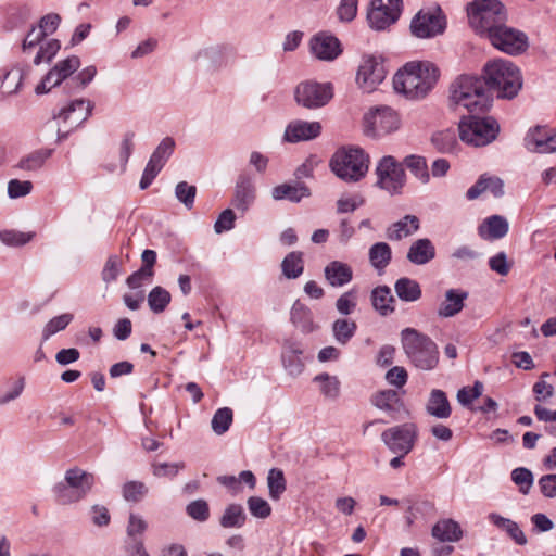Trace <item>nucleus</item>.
Here are the masks:
<instances>
[{
	"mask_svg": "<svg viewBox=\"0 0 556 556\" xmlns=\"http://www.w3.org/2000/svg\"><path fill=\"white\" fill-rule=\"evenodd\" d=\"M439 70L430 62H408L393 77V88L410 100L425 98L434 87Z\"/></svg>",
	"mask_w": 556,
	"mask_h": 556,
	"instance_id": "1",
	"label": "nucleus"
},
{
	"mask_svg": "<svg viewBox=\"0 0 556 556\" xmlns=\"http://www.w3.org/2000/svg\"><path fill=\"white\" fill-rule=\"evenodd\" d=\"M450 106L466 109L469 113L485 112L492 101L482 77L460 75L450 86Z\"/></svg>",
	"mask_w": 556,
	"mask_h": 556,
	"instance_id": "2",
	"label": "nucleus"
},
{
	"mask_svg": "<svg viewBox=\"0 0 556 556\" xmlns=\"http://www.w3.org/2000/svg\"><path fill=\"white\" fill-rule=\"evenodd\" d=\"M402 349L409 363L420 370H432L439 363L437 343L415 328H404L401 333Z\"/></svg>",
	"mask_w": 556,
	"mask_h": 556,
	"instance_id": "3",
	"label": "nucleus"
},
{
	"mask_svg": "<svg viewBox=\"0 0 556 556\" xmlns=\"http://www.w3.org/2000/svg\"><path fill=\"white\" fill-rule=\"evenodd\" d=\"M485 87L488 92L493 90L497 98L513 99L522 87V77L519 68L510 61L495 60L484 67Z\"/></svg>",
	"mask_w": 556,
	"mask_h": 556,
	"instance_id": "4",
	"label": "nucleus"
},
{
	"mask_svg": "<svg viewBox=\"0 0 556 556\" xmlns=\"http://www.w3.org/2000/svg\"><path fill=\"white\" fill-rule=\"evenodd\" d=\"M94 484V476L79 467H73L65 471L64 479L52 488L56 504L62 506L73 505L83 501Z\"/></svg>",
	"mask_w": 556,
	"mask_h": 556,
	"instance_id": "5",
	"label": "nucleus"
},
{
	"mask_svg": "<svg viewBox=\"0 0 556 556\" xmlns=\"http://www.w3.org/2000/svg\"><path fill=\"white\" fill-rule=\"evenodd\" d=\"M467 12L470 26L484 38L507 21V12L498 0H475Z\"/></svg>",
	"mask_w": 556,
	"mask_h": 556,
	"instance_id": "6",
	"label": "nucleus"
},
{
	"mask_svg": "<svg viewBox=\"0 0 556 556\" xmlns=\"http://www.w3.org/2000/svg\"><path fill=\"white\" fill-rule=\"evenodd\" d=\"M330 167L341 180L356 182L367 174L369 157L361 148H343L333 154Z\"/></svg>",
	"mask_w": 556,
	"mask_h": 556,
	"instance_id": "7",
	"label": "nucleus"
},
{
	"mask_svg": "<svg viewBox=\"0 0 556 556\" xmlns=\"http://www.w3.org/2000/svg\"><path fill=\"white\" fill-rule=\"evenodd\" d=\"M460 139L475 147H483L495 140L500 126L492 117H478L470 115L459 123Z\"/></svg>",
	"mask_w": 556,
	"mask_h": 556,
	"instance_id": "8",
	"label": "nucleus"
},
{
	"mask_svg": "<svg viewBox=\"0 0 556 556\" xmlns=\"http://www.w3.org/2000/svg\"><path fill=\"white\" fill-rule=\"evenodd\" d=\"M377 177L375 186L390 195L402 193L406 182V174L401 163L392 155L382 156L375 168Z\"/></svg>",
	"mask_w": 556,
	"mask_h": 556,
	"instance_id": "9",
	"label": "nucleus"
},
{
	"mask_svg": "<svg viewBox=\"0 0 556 556\" xmlns=\"http://www.w3.org/2000/svg\"><path fill=\"white\" fill-rule=\"evenodd\" d=\"M93 104L90 100L76 99L63 106L53 118L58 123L59 138H65L91 115Z\"/></svg>",
	"mask_w": 556,
	"mask_h": 556,
	"instance_id": "10",
	"label": "nucleus"
},
{
	"mask_svg": "<svg viewBox=\"0 0 556 556\" xmlns=\"http://www.w3.org/2000/svg\"><path fill=\"white\" fill-rule=\"evenodd\" d=\"M491 45L500 51L510 55H517L525 52L529 47L528 36L506 22L496 28L486 38Z\"/></svg>",
	"mask_w": 556,
	"mask_h": 556,
	"instance_id": "11",
	"label": "nucleus"
},
{
	"mask_svg": "<svg viewBox=\"0 0 556 556\" xmlns=\"http://www.w3.org/2000/svg\"><path fill=\"white\" fill-rule=\"evenodd\" d=\"M399 114L389 106L377 108L364 116V131L370 137H381L400 128Z\"/></svg>",
	"mask_w": 556,
	"mask_h": 556,
	"instance_id": "12",
	"label": "nucleus"
},
{
	"mask_svg": "<svg viewBox=\"0 0 556 556\" xmlns=\"http://www.w3.org/2000/svg\"><path fill=\"white\" fill-rule=\"evenodd\" d=\"M417 439V426L406 422L391 427L381 433V440L396 455H407L414 448Z\"/></svg>",
	"mask_w": 556,
	"mask_h": 556,
	"instance_id": "13",
	"label": "nucleus"
},
{
	"mask_svg": "<svg viewBox=\"0 0 556 556\" xmlns=\"http://www.w3.org/2000/svg\"><path fill=\"white\" fill-rule=\"evenodd\" d=\"M333 97L331 84L304 81L296 86L294 98L299 105L314 110L325 106Z\"/></svg>",
	"mask_w": 556,
	"mask_h": 556,
	"instance_id": "14",
	"label": "nucleus"
},
{
	"mask_svg": "<svg viewBox=\"0 0 556 556\" xmlns=\"http://www.w3.org/2000/svg\"><path fill=\"white\" fill-rule=\"evenodd\" d=\"M445 16L439 8L420 10L410 22L412 34L417 38H432L443 34Z\"/></svg>",
	"mask_w": 556,
	"mask_h": 556,
	"instance_id": "15",
	"label": "nucleus"
},
{
	"mask_svg": "<svg viewBox=\"0 0 556 556\" xmlns=\"http://www.w3.org/2000/svg\"><path fill=\"white\" fill-rule=\"evenodd\" d=\"M402 0H371L367 13V21L370 28L384 30L394 24L402 12Z\"/></svg>",
	"mask_w": 556,
	"mask_h": 556,
	"instance_id": "16",
	"label": "nucleus"
},
{
	"mask_svg": "<svg viewBox=\"0 0 556 556\" xmlns=\"http://www.w3.org/2000/svg\"><path fill=\"white\" fill-rule=\"evenodd\" d=\"M386 78V71L374 55H364L356 74V83L365 92L374 91Z\"/></svg>",
	"mask_w": 556,
	"mask_h": 556,
	"instance_id": "17",
	"label": "nucleus"
},
{
	"mask_svg": "<svg viewBox=\"0 0 556 556\" xmlns=\"http://www.w3.org/2000/svg\"><path fill=\"white\" fill-rule=\"evenodd\" d=\"M80 66V60L76 55L68 56L55 64L36 87V93H47L53 87L60 85L65 78L75 73Z\"/></svg>",
	"mask_w": 556,
	"mask_h": 556,
	"instance_id": "18",
	"label": "nucleus"
},
{
	"mask_svg": "<svg viewBox=\"0 0 556 556\" xmlns=\"http://www.w3.org/2000/svg\"><path fill=\"white\" fill-rule=\"evenodd\" d=\"M525 148L533 153L548 154L556 152V139L547 126L531 127L525 138Z\"/></svg>",
	"mask_w": 556,
	"mask_h": 556,
	"instance_id": "19",
	"label": "nucleus"
},
{
	"mask_svg": "<svg viewBox=\"0 0 556 556\" xmlns=\"http://www.w3.org/2000/svg\"><path fill=\"white\" fill-rule=\"evenodd\" d=\"M375 407L386 412L393 420H399L407 414L404 402L395 390H382L371 397Z\"/></svg>",
	"mask_w": 556,
	"mask_h": 556,
	"instance_id": "20",
	"label": "nucleus"
},
{
	"mask_svg": "<svg viewBox=\"0 0 556 556\" xmlns=\"http://www.w3.org/2000/svg\"><path fill=\"white\" fill-rule=\"evenodd\" d=\"M312 53L319 60L333 61L342 50L340 41L332 35L319 33L309 42Z\"/></svg>",
	"mask_w": 556,
	"mask_h": 556,
	"instance_id": "21",
	"label": "nucleus"
},
{
	"mask_svg": "<svg viewBox=\"0 0 556 556\" xmlns=\"http://www.w3.org/2000/svg\"><path fill=\"white\" fill-rule=\"evenodd\" d=\"M320 132L319 122L294 121L286 127L283 138L286 141L294 143L315 139Z\"/></svg>",
	"mask_w": 556,
	"mask_h": 556,
	"instance_id": "22",
	"label": "nucleus"
},
{
	"mask_svg": "<svg viewBox=\"0 0 556 556\" xmlns=\"http://www.w3.org/2000/svg\"><path fill=\"white\" fill-rule=\"evenodd\" d=\"M468 292L463 289H448L444 293V300L439 304L437 314L441 318H451L459 314L468 298Z\"/></svg>",
	"mask_w": 556,
	"mask_h": 556,
	"instance_id": "23",
	"label": "nucleus"
},
{
	"mask_svg": "<svg viewBox=\"0 0 556 556\" xmlns=\"http://www.w3.org/2000/svg\"><path fill=\"white\" fill-rule=\"evenodd\" d=\"M420 228V220L415 215H405L386 229V237L391 241H401L413 236Z\"/></svg>",
	"mask_w": 556,
	"mask_h": 556,
	"instance_id": "24",
	"label": "nucleus"
},
{
	"mask_svg": "<svg viewBox=\"0 0 556 556\" xmlns=\"http://www.w3.org/2000/svg\"><path fill=\"white\" fill-rule=\"evenodd\" d=\"M256 198V189L250 177L240 176L237 184L232 204L240 211L245 212L253 204Z\"/></svg>",
	"mask_w": 556,
	"mask_h": 556,
	"instance_id": "25",
	"label": "nucleus"
},
{
	"mask_svg": "<svg viewBox=\"0 0 556 556\" xmlns=\"http://www.w3.org/2000/svg\"><path fill=\"white\" fill-rule=\"evenodd\" d=\"M431 535L442 543H455L462 540L464 532L457 521L445 518L440 519L433 525Z\"/></svg>",
	"mask_w": 556,
	"mask_h": 556,
	"instance_id": "26",
	"label": "nucleus"
},
{
	"mask_svg": "<svg viewBox=\"0 0 556 556\" xmlns=\"http://www.w3.org/2000/svg\"><path fill=\"white\" fill-rule=\"evenodd\" d=\"M303 350L301 345L294 341H287L283 345L281 358L285 369L289 375L299 376L304 368V363L301 359Z\"/></svg>",
	"mask_w": 556,
	"mask_h": 556,
	"instance_id": "27",
	"label": "nucleus"
},
{
	"mask_svg": "<svg viewBox=\"0 0 556 556\" xmlns=\"http://www.w3.org/2000/svg\"><path fill=\"white\" fill-rule=\"evenodd\" d=\"M425 408L428 415L438 419H446L452 414L446 393L440 389L431 390Z\"/></svg>",
	"mask_w": 556,
	"mask_h": 556,
	"instance_id": "28",
	"label": "nucleus"
},
{
	"mask_svg": "<svg viewBox=\"0 0 556 556\" xmlns=\"http://www.w3.org/2000/svg\"><path fill=\"white\" fill-rule=\"evenodd\" d=\"M406 257L412 264L425 265L435 257V248L430 239H418L410 244Z\"/></svg>",
	"mask_w": 556,
	"mask_h": 556,
	"instance_id": "29",
	"label": "nucleus"
},
{
	"mask_svg": "<svg viewBox=\"0 0 556 556\" xmlns=\"http://www.w3.org/2000/svg\"><path fill=\"white\" fill-rule=\"evenodd\" d=\"M325 278L331 287H343L353 278L350 265L340 261L330 262L324 269Z\"/></svg>",
	"mask_w": 556,
	"mask_h": 556,
	"instance_id": "30",
	"label": "nucleus"
},
{
	"mask_svg": "<svg viewBox=\"0 0 556 556\" xmlns=\"http://www.w3.org/2000/svg\"><path fill=\"white\" fill-rule=\"evenodd\" d=\"M504 185L498 177L480 176L477 182L467 190V199L475 200L484 191H490L494 197H501L504 193Z\"/></svg>",
	"mask_w": 556,
	"mask_h": 556,
	"instance_id": "31",
	"label": "nucleus"
},
{
	"mask_svg": "<svg viewBox=\"0 0 556 556\" xmlns=\"http://www.w3.org/2000/svg\"><path fill=\"white\" fill-rule=\"evenodd\" d=\"M309 195V189L304 184H281L271 190V197L276 201L289 200L298 203Z\"/></svg>",
	"mask_w": 556,
	"mask_h": 556,
	"instance_id": "32",
	"label": "nucleus"
},
{
	"mask_svg": "<svg viewBox=\"0 0 556 556\" xmlns=\"http://www.w3.org/2000/svg\"><path fill=\"white\" fill-rule=\"evenodd\" d=\"M508 222L505 217L493 215L479 227V235L486 239H501L508 232Z\"/></svg>",
	"mask_w": 556,
	"mask_h": 556,
	"instance_id": "33",
	"label": "nucleus"
},
{
	"mask_svg": "<svg viewBox=\"0 0 556 556\" xmlns=\"http://www.w3.org/2000/svg\"><path fill=\"white\" fill-rule=\"evenodd\" d=\"M371 303L374 308L381 315L388 316L394 312L395 299L391 289L387 286H379L371 291Z\"/></svg>",
	"mask_w": 556,
	"mask_h": 556,
	"instance_id": "34",
	"label": "nucleus"
},
{
	"mask_svg": "<svg viewBox=\"0 0 556 556\" xmlns=\"http://www.w3.org/2000/svg\"><path fill=\"white\" fill-rule=\"evenodd\" d=\"M368 260L370 265L378 271L382 273L391 263L392 250L387 242H376L368 251Z\"/></svg>",
	"mask_w": 556,
	"mask_h": 556,
	"instance_id": "35",
	"label": "nucleus"
},
{
	"mask_svg": "<svg viewBox=\"0 0 556 556\" xmlns=\"http://www.w3.org/2000/svg\"><path fill=\"white\" fill-rule=\"evenodd\" d=\"M490 521L498 529L505 531L518 545L527 544V538L517 522L502 517L495 513L489 515Z\"/></svg>",
	"mask_w": 556,
	"mask_h": 556,
	"instance_id": "36",
	"label": "nucleus"
},
{
	"mask_svg": "<svg viewBox=\"0 0 556 556\" xmlns=\"http://www.w3.org/2000/svg\"><path fill=\"white\" fill-rule=\"evenodd\" d=\"M23 81V72L18 67H13L11 70H1L0 71V92L3 96H11L16 93Z\"/></svg>",
	"mask_w": 556,
	"mask_h": 556,
	"instance_id": "37",
	"label": "nucleus"
},
{
	"mask_svg": "<svg viewBox=\"0 0 556 556\" xmlns=\"http://www.w3.org/2000/svg\"><path fill=\"white\" fill-rule=\"evenodd\" d=\"M394 290L396 295L405 302L418 301L422 294L419 283L407 277L397 279L394 285Z\"/></svg>",
	"mask_w": 556,
	"mask_h": 556,
	"instance_id": "38",
	"label": "nucleus"
},
{
	"mask_svg": "<svg viewBox=\"0 0 556 556\" xmlns=\"http://www.w3.org/2000/svg\"><path fill=\"white\" fill-rule=\"evenodd\" d=\"M290 316L291 321L304 332H312L316 328L311 309L299 300L293 303Z\"/></svg>",
	"mask_w": 556,
	"mask_h": 556,
	"instance_id": "39",
	"label": "nucleus"
},
{
	"mask_svg": "<svg viewBox=\"0 0 556 556\" xmlns=\"http://www.w3.org/2000/svg\"><path fill=\"white\" fill-rule=\"evenodd\" d=\"M245 521L247 515L242 505L232 503L225 508L219 519V525L226 529L242 528Z\"/></svg>",
	"mask_w": 556,
	"mask_h": 556,
	"instance_id": "40",
	"label": "nucleus"
},
{
	"mask_svg": "<svg viewBox=\"0 0 556 556\" xmlns=\"http://www.w3.org/2000/svg\"><path fill=\"white\" fill-rule=\"evenodd\" d=\"M281 270L288 279L300 277L304 270L303 253L299 251L288 253L281 262Z\"/></svg>",
	"mask_w": 556,
	"mask_h": 556,
	"instance_id": "41",
	"label": "nucleus"
},
{
	"mask_svg": "<svg viewBox=\"0 0 556 556\" xmlns=\"http://www.w3.org/2000/svg\"><path fill=\"white\" fill-rule=\"evenodd\" d=\"M52 155L51 149H39L22 157L16 167L22 170L35 172L40 169Z\"/></svg>",
	"mask_w": 556,
	"mask_h": 556,
	"instance_id": "42",
	"label": "nucleus"
},
{
	"mask_svg": "<svg viewBox=\"0 0 556 556\" xmlns=\"http://www.w3.org/2000/svg\"><path fill=\"white\" fill-rule=\"evenodd\" d=\"M356 329V323L348 318H339L332 324V334L341 345H345L354 337Z\"/></svg>",
	"mask_w": 556,
	"mask_h": 556,
	"instance_id": "43",
	"label": "nucleus"
},
{
	"mask_svg": "<svg viewBox=\"0 0 556 556\" xmlns=\"http://www.w3.org/2000/svg\"><path fill=\"white\" fill-rule=\"evenodd\" d=\"M267 486L269 497L278 501L287 489L283 471L279 468H271L267 475Z\"/></svg>",
	"mask_w": 556,
	"mask_h": 556,
	"instance_id": "44",
	"label": "nucleus"
},
{
	"mask_svg": "<svg viewBox=\"0 0 556 556\" xmlns=\"http://www.w3.org/2000/svg\"><path fill=\"white\" fill-rule=\"evenodd\" d=\"M148 305L154 314H160L165 311L172 301L170 293L163 287H154L148 294Z\"/></svg>",
	"mask_w": 556,
	"mask_h": 556,
	"instance_id": "45",
	"label": "nucleus"
},
{
	"mask_svg": "<svg viewBox=\"0 0 556 556\" xmlns=\"http://www.w3.org/2000/svg\"><path fill=\"white\" fill-rule=\"evenodd\" d=\"M403 164L412 172V174L422 184H428L430 175L427 166L426 159L420 155H407Z\"/></svg>",
	"mask_w": 556,
	"mask_h": 556,
	"instance_id": "46",
	"label": "nucleus"
},
{
	"mask_svg": "<svg viewBox=\"0 0 556 556\" xmlns=\"http://www.w3.org/2000/svg\"><path fill=\"white\" fill-rule=\"evenodd\" d=\"M314 382L319 384L321 394L328 399H337L340 394V381L338 377L326 372L319 374L314 378Z\"/></svg>",
	"mask_w": 556,
	"mask_h": 556,
	"instance_id": "47",
	"label": "nucleus"
},
{
	"mask_svg": "<svg viewBox=\"0 0 556 556\" xmlns=\"http://www.w3.org/2000/svg\"><path fill=\"white\" fill-rule=\"evenodd\" d=\"M233 414L229 407L218 408L213 415L211 426L217 435L224 434L232 424Z\"/></svg>",
	"mask_w": 556,
	"mask_h": 556,
	"instance_id": "48",
	"label": "nucleus"
},
{
	"mask_svg": "<svg viewBox=\"0 0 556 556\" xmlns=\"http://www.w3.org/2000/svg\"><path fill=\"white\" fill-rule=\"evenodd\" d=\"M74 316L70 313L51 318L42 329V341H47L53 334L64 330L73 320Z\"/></svg>",
	"mask_w": 556,
	"mask_h": 556,
	"instance_id": "49",
	"label": "nucleus"
},
{
	"mask_svg": "<svg viewBox=\"0 0 556 556\" xmlns=\"http://www.w3.org/2000/svg\"><path fill=\"white\" fill-rule=\"evenodd\" d=\"M148 529V522L142 516L130 513L126 527L127 541L142 540V535Z\"/></svg>",
	"mask_w": 556,
	"mask_h": 556,
	"instance_id": "50",
	"label": "nucleus"
},
{
	"mask_svg": "<svg viewBox=\"0 0 556 556\" xmlns=\"http://www.w3.org/2000/svg\"><path fill=\"white\" fill-rule=\"evenodd\" d=\"M174 149H175L174 139L170 137H165L164 139H162V141L155 148V150L153 151V153L151 154L149 160H151L152 162L164 167L166 162L173 154Z\"/></svg>",
	"mask_w": 556,
	"mask_h": 556,
	"instance_id": "51",
	"label": "nucleus"
},
{
	"mask_svg": "<svg viewBox=\"0 0 556 556\" xmlns=\"http://www.w3.org/2000/svg\"><path fill=\"white\" fill-rule=\"evenodd\" d=\"M34 237L31 232H23L15 229H5L0 231V241L8 247H22L29 242Z\"/></svg>",
	"mask_w": 556,
	"mask_h": 556,
	"instance_id": "52",
	"label": "nucleus"
},
{
	"mask_svg": "<svg viewBox=\"0 0 556 556\" xmlns=\"http://www.w3.org/2000/svg\"><path fill=\"white\" fill-rule=\"evenodd\" d=\"M197 195V187L187 181H180L175 187L176 199L184 204L187 210H191Z\"/></svg>",
	"mask_w": 556,
	"mask_h": 556,
	"instance_id": "53",
	"label": "nucleus"
},
{
	"mask_svg": "<svg viewBox=\"0 0 556 556\" xmlns=\"http://www.w3.org/2000/svg\"><path fill=\"white\" fill-rule=\"evenodd\" d=\"M247 505L250 514L255 518L266 519L271 514L269 503L260 496H250L247 501Z\"/></svg>",
	"mask_w": 556,
	"mask_h": 556,
	"instance_id": "54",
	"label": "nucleus"
},
{
	"mask_svg": "<svg viewBox=\"0 0 556 556\" xmlns=\"http://www.w3.org/2000/svg\"><path fill=\"white\" fill-rule=\"evenodd\" d=\"M122 271V261L117 255H111L102 269L101 277L102 280L109 285L115 281Z\"/></svg>",
	"mask_w": 556,
	"mask_h": 556,
	"instance_id": "55",
	"label": "nucleus"
},
{
	"mask_svg": "<svg viewBox=\"0 0 556 556\" xmlns=\"http://www.w3.org/2000/svg\"><path fill=\"white\" fill-rule=\"evenodd\" d=\"M511 480L519 486V491L522 494H528L533 484V475L529 469L518 467L513 470Z\"/></svg>",
	"mask_w": 556,
	"mask_h": 556,
	"instance_id": "56",
	"label": "nucleus"
},
{
	"mask_svg": "<svg viewBox=\"0 0 556 556\" xmlns=\"http://www.w3.org/2000/svg\"><path fill=\"white\" fill-rule=\"evenodd\" d=\"M147 493L148 488L141 481H129L123 485V496L128 502H139Z\"/></svg>",
	"mask_w": 556,
	"mask_h": 556,
	"instance_id": "57",
	"label": "nucleus"
},
{
	"mask_svg": "<svg viewBox=\"0 0 556 556\" xmlns=\"http://www.w3.org/2000/svg\"><path fill=\"white\" fill-rule=\"evenodd\" d=\"M61 45L56 39H50L45 45L40 46L39 51L37 52L34 63L39 65L42 62H49L51 59L58 53Z\"/></svg>",
	"mask_w": 556,
	"mask_h": 556,
	"instance_id": "58",
	"label": "nucleus"
},
{
	"mask_svg": "<svg viewBox=\"0 0 556 556\" xmlns=\"http://www.w3.org/2000/svg\"><path fill=\"white\" fill-rule=\"evenodd\" d=\"M33 188V182L29 180L11 179L8 182V195L10 199L26 197Z\"/></svg>",
	"mask_w": 556,
	"mask_h": 556,
	"instance_id": "59",
	"label": "nucleus"
},
{
	"mask_svg": "<svg viewBox=\"0 0 556 556\" xmlns=\"http://www.w3.org/2000/svg\"><path fill=\"white\" fill-rule=\"evenodd\" d=\"M534 414L540 421L549 424L545 427V431L552 435H556V409L551 410L544 406L535 405Z\"/></svg>",
	"mask_w": 556,
	"mask_h": 556,
	"instance_id": "60",
	"label": "nucleus"
},
{
	"mask_svg": "<svg viewBox=\"0 0 556 556\" xmlns=\"http://www.w3.org/2000/svg\"><path fill=\"white\" fill-rule=\"evenodd\" d=\"M483 392V383L476 381L473 387H464L457 392L458 402L467 406L472 403L473 400L478 399Z\"/></svg>",
	"mask_w": 556,
	"mask_h": 556,
	"instance_id": "61",
	"label": "nucleus"
},
{
	"mask_svg": "<svg viewBox=\"0 0 556 556\" xmlns=\"http://www.w3.org/2000/svg\"><path fill=\"white\" fill-rule=\"evenodd\" d=\"M548 376L547 372L543 374L541 379L533 386V393L539 402H545L554 395V386L545 381V378Z\"/></svg>",
	"mask_w": 556,
	"mask_h": 556,
	"instance_id": "62",
	"label": "nucleus"
},
{
	"mask_svg": "<svg viewBox=\"0 0 556 556\" xmlns=\"http://www.w3.org/2000/svg\"><path fill=\"white\" fill-rule=\"evenodd\" d=\"M187 514L194 520L205 521L208 519L210 509L208 505L204 500H197L188 504Z\"/></svg>",
	"mask_w": 556,
	"mask_h": 556,
	"instance_id": "63",
	"label": "nucleus"
},
{
	"mask_svg": "<svg viewBox=\"0 0 556 556\" xmlns=\"http://www.w3.org/2000/svg\"><path fill=\"white\" fill-rule=\"evenodd\" d=\"M338 312L342 315H350L356 307V292L350 290L344 292L336 302Z\"/></svg>",
	"mask_w": 556,
	"mask_h": 556,
	"instance_id": "64",
	"label": "nucleus"
}]
</instances>
